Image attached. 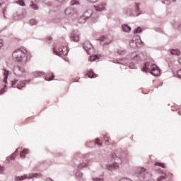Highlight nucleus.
<instances>
[{"mask_svg": "<svg viewBox=\"0 0 181 181\" xmlns=\"http://www.w3.org/2000/svg\"><path fill=\"white\" fill-rule=\"evenodd\" d=\"M26 57V52L21 49H17L13 52V58L17 63H22Z\"/></svg>", "mask_w": 181, "mask_h": 181, "instance_id": "f257e3e1", "label": "nucleus"}, {"mask_svg": "<svg viewBox=\"0 0 181 181\" xmlns=\"http://www.w3.org/2000/svg\"><path fill=\"white\" fill-rule=\"evenodd\" d=\"M136 173L139 175L140 180L148 181L151 177V175L149 173V172L146 171V169L144 168H138Z\"/></svg>", "mask_w": 181, "mask_h": 181, "instance_id": "f03ea898", "label": "nucleus"}, {"mask_svg": "<svg viewBox=\"0 0 181 181\" xmlns=\"http://www.w3.org/2000/svg\"><path fill=\"white\" fill-rule=\"evenodd\" d=\"M35 177V179H37V177H42V174L40 173H31L29 175H24L22 176H16L14 178V180L16 181H22L25 180V179H33Z\"/></svg>", "mask_w": 181, "mask_h": 181, "instance_id": "7ed1b4c3", "label": "nucleus"}, {"mask_svg": "<svg viewBox=\"0 0 181 181\" xmlns=\"http://www.w3.org/2000/svg\"><path fill=\"white\" fill-rule=\"evenodd\" d=\"M89 12H90V15H88L87 13H88V11H86L83 16L80 17L79 18L80 23H84V22H86L87 19H91L93 22H97V19H98V17H95V18H94V14H93V12L91 11H89Z\"/></svg>", "mask_w": 181, "mask_h": 181, "instance_id": "20e7f679", "label": "nucleus"}, {"mask_svg": "<svg viewBox=\"0 0 181 181\" xmlns=\"http://www.w3.org/2000/svg\"><path fill=\"white\" fill-rule=\"evenodd\" d=\"M145 57H146V52H140V53H136V52H133L132 54V59L134 62H142L145 59Z\"/></svg>", "mask_w": 181, "mask_h": 181, "instance_id": "39448f33", "label": "nucleus"}, {"mask_svg": "<svg viewBox=\"0 0 181 181\" xmlns=\"http://www.w3.org/2000/svg\"><path fill=\"white\" fill-rule=\"evenodd\" d=\"M54 53L59 57H63V56H67L69 54V47H61L59 48V52L54 49Z\"/></svg>", "mask_w": 181, "mask_h": 181, "instance_id": "423d86ee", "label": "nucleus"}, {"mask_svg": "<svg viewBox=\"0 0 181 181\" xmlns=\"http://www.w3.org/2000/svg\"><path fill=\"white\" fill-rule=\"evenodd\" d=\"M83 48L86 52L88 53V54H91V51L93 50V45H91V42L90 41H85L83 44Z\"/></svg>", "mask_w": 181, "mask_h": 181, "instance_id": "0eeeda50", "label": "nucleus"}, {"mask_svg": "<svg viewBox=\"0 0 181 181\" xmlns=\"http://www.w3.org/2000/svg\"><path fill=\"white\" fill-rule=\"evenodd\" d=\"M138 37H133V38L129 41V45L130 47H132V48L136 47L139 42H141V43H144L142 42V40H141V39H138Z\"/></svg>", "mask_w": 181, "mask_h": 181, "instance_id": "6e6552de", "label": "nucleus"}, {"mask_svg": "<svg viewBox=\"0 0 181 181\" xmlns=\"http://www.w3.org/2000/svg\"><path fill=\"white\" fill-rule=\"evenodd\" d=\"M150 73L155 76H159V74H160V69H159V68L158 66H156V65L153 64L151 66V69L150 71Z\"/></svg>", "mask_w": 181, "mask_h": 181, "instance_id": "1a4fd4ad", "label": "nucleus"}, {"mask_svg": "<svg viewBox=\"0 0 181 181\" xmlns=\"http://www.w3.org/2000/svg\"><path fill=\"white\" fill-rule=\"evenodd\" d=\"M64 13L68 16H74V15H77V10L74 9L73 7H69L64 11Z\"/></svg>", "mask_w": 181, "mask_h": 181, "instance_id": "9d476101", "label": "nucleus"}, {"mask_svg": "<svg viewBox=\"0 0 181 181\" xmlns=\"http://www.w3.org/2000/svg\"><path fill=\"white\" fill-rule=\"evenodd\" d=\"M79 39L80 34L78 33V31H74L71 35V40L72 42H78Z\"/></svg>", "mask_w": 181, "mask_h": 181, "instance_id": "9b49d317", "label": "nucleus"}, {"mask_svg": "<svg viewBox=\"0 0 181 181\" xmlns=\"http://www.w3.org/2000/svg\"><path fill=\"white\" fill-rule=\"evenodd\" d=\"M105 6H107V4L103 3L98 6H94L93 8L96 12H103V11H105Z\"/></svg>", "mask_w": 181, "mask_h": 181, "instance_id": "f8f14e48", "label": "nucleus"}, {"mask_svg": "<svg viewBox=\"0 0 181 181\" xmlns=\"http://www.w3.org/2000/svg\"><path fill=\"white\" fill-rule=\"evenodd\" d=\"M98 40L100 42V45H102V46H105L109 43H111V40H108L105 36L100 37Z\"/></svg>", "mask_w": 181, "mask_h": 181, "instance_id": "ddd939ff", "label": "nucleus"}, {"mask_svg": "<svg viewBox=\"0 0 181 181\" xmlns=\"http://www.w3.org/2000/svg\"><path fill=\"white\" fill-rule=\"evenodd\" d=\"M118 168H119V164H118V163L107 164L106 165V169H107V170H114V169H118Z\"/></svg>", "mask_w": 181, "mask_h": 181, "instance_id": "4468645a", "label": "nucleus"}, {"mask_svg": "<svg viewBox=\"0 0 181 181\" xmlns=\"http://www.w3.org/2000/svg\"><path fill=\"white\" fill-rule=\"evenodd\" d=\"M19 71H21V73H23V69L20 66H18L17 68H16L15 72H14L16 76H18V77H24L25 74H21V72Z\"/></svg>", "mask_w": 181, "mask_h": 181, "instance_id": "2eb2a0df", "label": "nucleus"}, {"mask_svg": "<svg viewBox=\"0 0 181 181\" xmlns=\"http://www.w3.org/2000/svg\"><path fill=\"white\" fill-rule=\"evenodd\" d=\"M4 72L3 74L4 76V82L6 84L8 83V76H9V71L6 69H3Z\"/></svg>", "mask_w": 181, "mask_h": 181, "instance_id": "dca6fc26", "label": "nucleus"}, {"mask_svg": "<svg viewBox=\"0 0 181 181\" xmlns=\"http://www.w3.org/2000/svg\"><path fill=\"white\" fill-rule=\"evenodd\" d=\"M122 29L123 32H126L127 33H129V32L131 30V27L127 24H123L122 25Z\"/></svg>", "mask_w": 181, "mask_h": 181, "instance_id": "f3484780", "label": "nucleus"}, {"mask_svg": "<svg viewBox=\"0 0 181 181\" xmlns=\"http://www.w3.org/2000/svg\"><path fill=\"white\" fill-rule=\"evenodd\" d=\"M170 53L173 56H180V51L179 49H171L170 50Z\"/></svg>", "mask_w": 181, "mask_h": 181, "instance_id": "a211bd4d", "label": "nucleus"}, {"mask_svg": "<svg viewBox=\"0 0 181 181\" xmlns=\"http://www.w3.org/2000/svg\"><path fill=\"white\" fill-rule=\"evenodd\" d=\"M124 13L126 16H134V11L131 8H127Z\"/></svg>", "mask_w": 181, "mask_h": 181, "instance_id": "6ab92c4d", "label": "nucleus"}, {"mask_svg": "<svg viewBox=\"0 0 181 181\" xmlns=\"http://www.w3.org/2000/svg\"><path fill=\"white\" fill-rule=\"evenodd\" d=\"M88 77H89L90 78H95V77H97V74H94V71H93L92 70L89 71L87 73Z\"/></svg>", "mask_w": 181, "mask_h": 181, "instance_id": "aec40b11", "label": "nucleus"}, {"mask_svg": "<svg viewBox=\"0 0 181 181\" xmlns=\"http://www.w3.org/2000/svg\"><path fill=\"white\" fill-rule=\"evenodd\" d=\"M149 70V62H146L142 68V71H148Z\"/></svg>", "mask_w": 181, "mask_h": 181, "instance_id": "412c9836", "label": "nucleus"}, {"mask_svg": "<svg viewBox=\"0 0 181 181\" xmlns=\"http://www.w3.org/2000/svg\"><path fill=\"white\" fill-rule=\"evenodd\" d=\"M26 153H29V150L28 149H24L23 151H22L20 153V156L21 158H25V155H26Z\"/></svg>", "mask_w": 181, "mask_h": 181, "instance_id": "4be33fe9", "label": "nucleus"}, {"mask_svg": "<svg viewBox=\"0 0 181 181\" xmlns=\"http://www.w3.org/2000/svg\"><path fill=\"white\" fill-rule=\"evenodd\" d=\"M98 59H100V57H98V55H93L90 57V62H95V60Z\"/></svg>", "mask_w": 181, "mask_h": 181, "instance_id": "5701e85b", "label": "nucleus"}, {"mask_svg": "<svg viewBox=\"0 0 181 181\" xmlns=\"http://www.w3.org/2000/svg\"><path fill=\"white\" fill-rule=\"evenodd\" d=\"M30 24L32 25V26H35V25H37V21L36 19L35 18H32L30 20Z\"/></svg>", "mask_w": 181, "mask_h": 181, "instance_id": "b1692460", "label": "nucleus"}, {"mask_svg": "<svg viewBox=\"0 0 181 181\" xmlns=\"http://www.w3.org/2000/svg\"><path fill=\"white\" fill-rule=\"evenodd\" d=\"M87 166H90V164L88 163V162L81 164L78 166V169H83V168H87Z\"/></svg>", "mask_w": 181, "mask_h": 181, "instance_id": "393cba45", "label": "nucleus"}, {"mask_svg": "<svg viewBox=\"0 0 181 181\" xmlns=\"http://www.w3.org/2000/svg\"><path fill=\"white\" fill-rule=\"evenodd\" d=\"M25 86H26V83H25V82L22 81V82L20 83V85H18V86H17V88H18V90H22V88H23V87H25Z\"/></svg>", "mask_w": 181, "mask_h": 181, "instance_id": "a878e982", "label": "nucleus"}, {"mask_svg": "<svg viewBox=\"0 0 181 181\" xmlns=\"http://www.w3.org/2000/svg\"><path fill=\"white\" fill-rule=\"evenodd\" d=\"M71 6H74V5H80V1L78 0H72L71 1Z\"/></svg>", "mask_w": 181, "mask_h": 181, "instance_id": "bb28decb", "label": "nucleus"}, {"mask_svg": "<svg viewBox=\"0 0 181 181\" xmlns=\"http://www.w3.org/2000/svg\"><path fill=\"white\" fill-rule=\"evenodd\" d=\"M53 78H54V75L53 74L49 75L47 77H45V80H47V81H51V80H53Z\"/></svg>", "mask_w": 181, "mask_h": 181, "instance_id": "cd10ccee", "label": "nucleus"}, {"mask_svg": "<svg viewBox=\"0 0 181 181\" xmlns=\"http://www.w3.org/2000/svg\"><path fill=\"white\" fill-rule=\"evenodd\" d=\"M75 176H76V177H79L81 178L83 177V174L81 173V172H80L78 170H76V173H75Z\"/></svg>", "mask_w": 181, "mask_h": 181, "instance_id": "c85d7f7f", "label": "nucleus"}, {"mask_svg": "<svg viewBox=\"0 0 181 181\" xmlns=\"http://www.w3.org/2000/svg\"><path fill=\"white\" fill-rule=\"evenodd\" d=\"M134 33H142V28L141 27H138L134 30Z\"/></svg>", "mask_w": 181, "mask_h": 181, "instance_id": "c756f323", "label": "nucleus"}, {"mask_svg": "<svg viewBox=\"0 0 181 181\" xmlns=\"http://www.w3.org/2000/svg\"><path fill=\"white\" fill-rule=\"evenodd\" d=\"M16 4H18V5H20V6H25V1L23 0H18V1H16Z\"/></svg>", "mask_w": 181, "mask_h": 181, "instance_id": "7c9ffc66", "label": "nucleus"}, {"mask_svg": "<svg viewBox=\"0 0 181 181\" xmlns=\"http://www.w3.org/2000/svg\"><path fill=\"white\" fill-rule=\"evenodd\" d=\"M117 53L118 54H119V56H124L126 53L125 50H121V49H119L117 50Z\"/></svg>", "mask_w": 181, "mask_h": 181, "instance_id": "2f4dec72", "label": "nucleus"}, {"mask_svg": "<svg viewBox=\"0 0 181 181\" xmlns=\"http://www.w3.org/2000/svg\"><path fill=\"white\" fill-rule=\"evenodd\" d=\"M155 166H160V168H165V164L162 163H156Z\"/></svg>", "mask_w": 181, "mask_h": 181, "instance_id": "473e14b6", "label": "nucleus"}, {"mask_svg": "<svg viewBox=\"0 0 181 181\" xmlns=\"http://www.w3.org/2000/svg\"><path fill=\"white\" fill-rule=\"evenodd\" d=\"M93 180H94V181H104V178H103V177H93Z\"/></svg>", "mask_w": 181, "mask_h": 181, "instance_id": "72a5a7b5", "label": "nucleus"}, {"mask_svg": "<svg viewBox=\"0 0 181 181\" xmlns=\"http://www.w3.org/2000/svg\"><path fill=\"white\" fill-rule=\"evenodd\" d=\"M5 171V167L0 165V175H2Z\"/></svg>", "mask_w": 181, "mask_h": 181, "instance_id": "f704fd0d", "label": "nucleus"}, {"mask_svg": "<svg viewBox=\"0 0 181 181\" xmlns=\"http://www.w3.org/2000/svg\"><path fill=\"white\" fill-rule=\"evenodd\" d=\"M18 154V148L16 150L14 154H13L11 156V160H14L15 159V155Z\"/></svg>", "mask_w": 181, "mask_h": 181, "instance_id": "c9c22d12", "label": "nucleus"}, {"mask_svg": "<svg viewBox=\"0 0 181 181\" xmlns=\"http://www.w3.org/2000/svg\"><path fill=\"white\" fill-rule=\"evenodd\" d=\"M129 69H136V66H135V64L130 63L129 65Z\"/></svg>", "mask_w": 181, "mask_h": 181, "instance_id": "e433bc0d", "label": "nucleus"}, {"mask_svg": "<svg viewBox=\"0 0 181 181\" xmlns=\"http://www.w3.org/2000/svg\"><path fill=\"white\" fill-rule=\"evenodd\" d=\"M95 144L99 145V146H101V145H103V143L100 141V139H96Z\"/></svg>", "mask_w": 181, "mask_h": 181, "instance_id": "4c0bfd02", "label": "nucleus"}, {"mask_svg": "<svg viewBox=\"0 0 181 181\" xmlns=\"http://www.w3.org/2000/svg\"><path fill=\"white\" fill-rule=\"evenodd\" d=\"M90 4H97L98 2V0H86Z\"/></svg>", "mask_w": 181, "mask_h": 181, "instance_id": "58836bf2", "label": "nucleus"}, {"mask_svg": "<svg viewBox=\"0 0 181 181\" xmlns=\"http://www.w3.org/2000/svg\"><path fill=\"white\" fill-rule=\"evenodd\" d=\"M103 138H104V140L105 141V142H110V137L108 136L105 135L103 136Z\"/></svg>", "mask_w": 181, "mask_h": 181, "instance_id": "ea45409f", "label": "nucleus"}, {"mask_svg": "<svg viewBox=\"0 0 181 181\" xmlns=\"http://www.w3.org/2000/svg\"><path fill=\"white\" fill-rule=\"evenodd\" d=\"M30 7L33 8V9H34L35 11H37V9H38L37 6H36L33 4L32 5H30Z\"/></svg>", "mask_w": 181, "mask_h": 181, "instance_id": "a19ab883", "label": "nucleus"}, {"mask_svg": "<svg viewBox=\"0 0 181 181\" xmlns=\"http://www.w3.org/2000/svg\"><path fill=\"white\" fill-rule=\"evenodd\" d=\"M139 12V4L136 3V13H138Z\"/></svg>", "mask_w": 181, "mask_h": 181, "instance_id": "79ce46f5", "label": "nucleus"}, {"mask_svg": "<svg viewBox=\"0 0 181 181\" xmlns=\"http://www.w3.org/2000/svg\"><path fill=\"white\" fill-rule=\"evenodd\" d=\"M177 77H179L180 78H181V69H179V70L177 71Z\"/></svg>", "mask_w": 181, "mask_h": 181, "instance_id": "37998d69", "label": "nucleus"}, {"mask_svg": "<svg viewBox=\"0 0 181 181\" xmlns=\"http://www.w3.org/2000/svg\"><path fill=\"white\" fill-rule=\"evenodd\" d=\"M111 158L115 159L117 158V154H115V153H112Z\"/></svg>", "mask_w": 181, "mask_h": 181, "instance_id": "c03bdc74", "label": "nucleus"}, {"mask_svg": "<svg viewBox=\"0 0 181 181\" xmlns=\"http://www.w3.org/2000/svg\"><path fill=\"white\" fill-rule=\"evenodd\" d=\"M11 83H12V87H13V86H15V84L18 83V79H15Z\"/></svg>", "mask_w": 181, "mask_h": 181, "instance_id": "a18cd8bd", "label": "nucleus"}, {"mask_svg": "<svg viewBox=\"0 0 181 181\" xmlns=\"http://www.w3.org/2000/svg\"><path fill=\"white\" fill-rule=\"evenodd\" d=\"M4 46V40H0V48Z\"/></svg>", "mask_w": 181, "mask_h": 181, "instance_id": "49530a36", "label": "nucleus"}, {"mask_svg": "<svg viewBox=\"0 0 181 181\" xmlns=\"http://www.w3.org/2000/svg\"><path fill=\"white\" fill-rule=\"evenodd\" d=\"M42 74H43V73L42 72H37V77H40V76H42Z\"/></svg>", "mask_w": 181, "mask_h": 181, "instance_id": "de8ad7c7", "label": "nucleus"}, {"mask_svg": "<svg viewBox=\"0 0 181 181\" xmlns=\"http://www.w3.org/2000/svg\"><path fill=\"white\" fill-rule=\"evenodd\" d=\"M46 181H54L53 180H52L51 178H47Z\"/></svg>", "mask_w": 181, "mask_h": 181, "instance_id": "09e8293b", "label": "nucleus"}, {"mask_svg": "<svg viewBox=\"0 0 181 181\" xmlns=\"http://www.w3.org/2000/svg\"><path fill=\"white\" fill-rule=\"evenodd\" d=\"M47 39V40H52V37H48Z\"/></svg>", "mask_w": 181, "mask_h": 181, "instance_id": "8fccbe9b", "label": "nucleus"}, {"mask_svg": "<svg viewBox=\"0 0 181 181\" xmlns=\"http://www.w3.org/2000/svg\"><path fill=\"white\" fill-rule=\"evenodd\" d=\"M179 63H180V64H181V57H180V59H179Z\"/></svg>", "mask_w": 181, "mask_h": 181, "instance_id": "3c124183", "label": "nucleus"}, {"mask_svg": "<svg viewBox=\"0 0 181 181\" xmlns=\"http://www.w3.org/2000/svg\"><path fill=\"white\" fill-rule=\"evenodd\" d=\"M14 18H15L16 19H21V17L16 18L15 16H14Z\"/></svg>", "mask_w": 181, "mask_h": 181, "instance_id": "603ef678", "label": "nucleus"}, {"mask_svg": "<svg viewBox=\"0 0 181 181\" xmlns=\"http://www.w3.org/2000/svg\"><path fill=\"white\" fill-rule=\"evenodd\" d=\"M1 94H4V91L3 90H0V95Z\"/></svg>", "mask_w": 181, "mask_h": 181, "instance_id": "864d4df0", "label": "nucleus"}, {"mask_svg": "<svg viewBox=\"0 0 181 181\" xmlns=\"http://www.w3.org/2000/svg\"><path fill=\"white\" fill-rule=\"evenodd\" d=\"M139 15H141V13H138L136 14V16H139Z\"/></svg>", "mask_w": 181, "mask_h": 181, "instance_id": "5fc2aeb1", "label": "nucleus"}, {"mask_svg": "<svg viewBox=\"0 0 181 181\" xmlns=\"http://www.w3.org/2000/svg\"><path fill=\"white\" fill-rule=\"evenodd\" d=\"M163 4H165V1H163Z\"/></svg>", "mask_w": 181, "mask_h": 181, "instance_id": "6e6d98bb", "label": "nucleus"}, {"mask_svg": "<svg viewBox=\"0 0 181 181\" xmlns=\"http://www.w3.org/2000/svg\"><path fill=\"white\" fill-rule=\"evenodd\" d=\"M1 5H2L1 4H0V6H1Z\"/></svg>", "mask_w": 181, "mask_h": 181, "instance_id": "4d7b16f0", "label": "nucleus"}]
</instances>
